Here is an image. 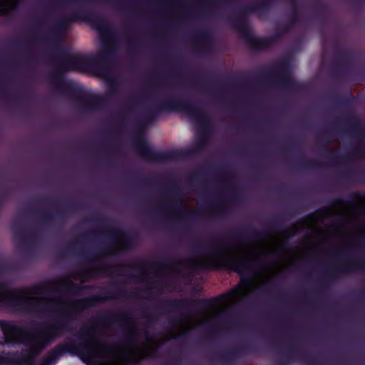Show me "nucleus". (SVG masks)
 <instances>
[{
  "instance_id": "nucleus-1",
  "label": "nucleus",
  "mask_w": 365,
  "mask_h": 365,
  "mask_svg": "<svg viewBox=\"0 0 365 365\" xmlns=\"http://www.w3.org/2000/svg\"><path fill=\"white\" fill-rule=\"evenodd\" d=\"M293 259L275 239L250 244H222L204 256L201 267H222L242 276L238 286L230 292L200 302V312L188 322L187 329L209 323L247 297L269 277L285 268Z\"/></svg>"
},
{
  "instance_id": "nucleus-2",
  "label": "nucleus",
  "mask_w": 365,
  "mask_h": 365,
  "mask_svg": "<svg viewBox=\"0 0 365 365\" xmlns=\"http://www.w3.org/2000/svg\"><path fill=\"white\" fill-rule=\"evenodd\" d=\"M88 348V359L103 358L105 365H127L150 355L147 346H137L133 343L106 346L93 341L89 344Z\"/></svg>"
},
{
  "instance_id": "nucleus-3",
  "label": "nucleus",
  "mask_w": 365,
  "mask_h": 365,
  "mask_svg": "<svg viewBox=\"0 0 365 365\" xmlns=\"http://www.w3.org/2000/svg\"><path fill=\"white\" fill-rule=\"evenodd\" d=\"M43 292L38 287L20 290H9L0 286V302H11L30 307H41L50 302L42 297Z\"/></svg>"
},
{
  "instance_id": "nucleus-4",
  "label": "nucleus",
  "mask_w": 365,
  "mask_h": 365,
  "mask_svg": "<svg viewBox=\"0 0 365 365\" xmlns=\"http://www.w3.org/2000/svg\"><path fill=\"white\" fill-rule=\"evenodd\" d=\"M58 333V330L53 326H48L36 334L22 333L13 327H4V334L7 341H19L21 335H26L31 339L32 345V354H37L48 343H49Z\"/></svg>"
},
{
  "instance_id": "nucleus-5",
  "label": "nucleus",
  "mask_w": 365,
  "mask_h": 365,
  "mask_svg": "<svg viewBox=\"0 0 365 365\" xmlns=\"http://www.w3.org/2000/svg\"><path fill=\"white\" fill-rule=\"evenodd\" d=\"M19 0H0V15H6L14 10Z\"/></svg>"
},
{
  "instance_id": "nucleus-6",
  "label": "nucleus",
  "mask_w": 365,
  "mask_h": 365,
  "mask_svg": "<svg viewBox=\"0 0 365 365\" xmlns=\"http://www.w3.org/2000/svg\"><path fill=\"white\" fill-rule=\"evenodd\" d=\"M70 69H71V70H77V69H78V68L76 65H72V66H70Z\"/></svg>"
}]
</instances>
